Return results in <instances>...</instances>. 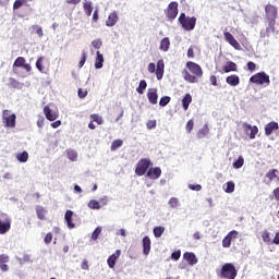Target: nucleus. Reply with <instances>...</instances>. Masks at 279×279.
Returning <instances> with one entry per match:
<instances>
[{
    "label": "nucleus",
    "mask_w": 279,
    "mask_h": 279,
    "mask_svg": "<svg viewBox=\"0 0 279 279\" xmlns=\"http://www.w3.org/2000/svg\"><path fill=\"white\" fill-rule=\"evenodd\" d=\"M183 257L186 260V263H189V265H197V256H195V253L186 252L183 254Z\"/></svg>",
    "instance_id": "26"
},
{
    "label": "nucleus",
    "mask_w": 279,
    "mask_h": 279,
    "mask_svg": "<svg viewBox=\"0 0 279 279\" xmlns=\"http://www.w3.org/2000/svg\"><path fill=\"white\" fill-rule=\"evenodd\" d=\"M119 21V15L117 14V11H113L112 13L109 14L106 25L107 27H114Z\"/></svg>",
    "instance_id": "22"
},
{
    "label": "nucleus",
    "mask_w": 279,
    "mask_h": 279,
    "mask_svg": "<svg viewBox=\"0 0 279 279\" xmlns=\"http://www.w3.org/2000/svg\"><path fill=\"white\" fill-rule=\"evenodd\" d=\"M10 228H12V221L7 214H0V234H7L10 232Z\"/></svg>",
    "instance_id": "10"
},
{
    "label": "nucleus",
    "mask_w": 279,
    "mask_h": 279,
    "mask_svg": "<svg viewBox=\"0 0 279 279\" xmlns=\"http://www.w3.org/2000/svg\"><path fill=\"white\" fill-rule=\"evenodd\" d=\"M160 175H162V169L160 167L150 168L146 173V178H149V180H158Z\"/></svg>",
    "instance_id": "17"
},
{
    "label": "nucleus",
    "mask_w": 279,
    "mask_h": 279,
    "mask_svg": "<svg viewBox=\"0 0 279 279\" xmlns=\"http://www.w3.org/2000/svg\"><path fill=\"white\" fill-rule=\"evenodd\" d=\"M180 256H182V252L175 251L171 254L172 260H180Z\"/></svg>",
    "instance_id": "55"
},
{
    "label": "nucleus",
    "mask_w": 279,
    "mask_h": 279,
    "mask_svg": "<svg viewBox=\"0 0 279 279\" xmlns=\"http://www.w3.org/2000/svg\"><path fill=\"white\" fill-rule=\"evenodd\" d=\"M64 222L66 223L69 230H73L74 228H77L80 223H82V218H80V216L73 210H66L64 215Z\"/></svg>",
    "instance_id": "5"
},
{
    "label": "nucleus",
    "mask_w": 279,
    "mask_h": 279,
    "mask_svg": "<svg viewBox=\"0 0 279 279\" xmlns=\"http://www.w3.org/2000/svg\"><path fill=\"white\" fill-rule=\"evenodd\" d=\"M236 71H239V69L234 61H227L222 66V73H236Z\"/></svg>",
    "instance_id": "20"
},
{
    "label": "nucleus",
    "mask_w": 279,
    "mask_h": 279,
    "mask_svg": "<svg viewBox=\"0 0 279 279\" xmlns=\"http://www.w3.org/2000/svg\"><path fill=\"white\" fill-rule=\"evenodd\" d=\"M226 193H234V182H227V186L225 189Z\"/></svg>",
    "instance_id": "49"
},
{
    "label": "nucleus",
    "mask_w": 279,
    "mask_h": 279,
    "mask_svg": "<svg viewBox=\"0 0 279 279\" xmlns=\"http://www.w3.org/2000/svg\"><path fill=\"white\" fill-rule=\"evenodd\" d=\"M154 234H155L156 239H160V236H162V234H165V227H155Z\"/></svg>",
    "instance_id": "42"
},
{
    "label": "nucleus",
    "mask_w": 279,
    "mask_h": 279,
    "mask_svg": "<svg viewBox=\"0 0 279 279\" xmlns=\"http://www.w3.org/2000/svg\"><path fill=\"white\" fill-rule=\"evenodd\" d=\"M265 13H266V21L268 22L270 29L274 31L276 27V20L278 19V8H276L272 4H267L265 7Z\"/></svg>",
    "instance_id": "4"
},
{
    "label": "nucleus",
    "mask_w": 279,
    "mask_h": 279,
    "mask_svg": "<svg viewBox=\"0 0 279 279\" xmlns=\"http://www.w3.org/2000/svg\"><path fill=\"white\" fill-rule=\"evenodd\" d=\"M170 101H171V97H169V96H163V97H161L160 100H159V106H160L161 108H165V106L169 105Z\"/></svg>",
    "instance_id": "44"
},
{
    "label": "nucleus",
    "mask_w": 279,
    "mask_h": 279,
    "mask_svg": "<svg viewBox=\"0 0 279 279\" xmlns=\"http://www.w3.org/2000/svg\"><path fill=\"white\" fill-rule=\"evenodd\" d=\"M89 118L94 123H97V125H104V118H101V116L93 113L89 116Z\"/></svg>",
    "instance_id": "34"
},
{
    "label": "nucleus",
    "mask_w": 279,
    "mask_h": 279,
    "mask_svg": "<svg viewBox=\"0 0 279 279\" xmlns=\"http://www.w3.org/2000/svg\"><path fill=\"white\" fill-rule=\"evenodd\" d=\"M101 227H97L94 231H93V233H92V235H90V240L92 241H97L98 239H99V234H101Z\"/></svg>",
    "instance_id": "41"
},
{
    "label": "nucleus",
    "mask_w": 279,
    "mask_h": 279,
    "mask_svg": "<svg viewBox=\"0 0 279 279\" xmlns=\"http://www.w3.org/2000/svg\"><path fill=\"white\" fill-rule=\"evenodd\" d=\"M66 156H68L69 160H71L72 162H75L77 160V153L73 149H68Z\"/></svg>",
    "instance_id": "39"
},
{
    "label": "nucleus",
    "mask_w": 279,
    "mask_h": 279,
    "mask_svg": "<svg viewBox=\"0 0 279 279\" xmlns=\"http://www.w3.org/2000/svg\"><path fill=\"white\" fill-rule=\"evenodd\" d=\"M187 58H195V50H193V47L187 49Z\"/></svg>",
    "instance_id": "60"
},
{
    "label": "nucleus",
    "mask_w": 279,
    "mask_h": 279,
    "mask_svg": "<svg viewBox=\"0 0 279 279\" xmlns=\"http://www.w3.org/2000/svg\"><path fill=\"white\" fill-rule=\"evenodd\" d=\"M239 239V231H230L222 240V247L228 248L232 245V241Z\"/></svg>",
    "instance_id": "13"
},
{
    "label": "nucleus",
    "mask_w": 279,
    "mask_h": 279,
    "mask_svg": "<svg viewBox=\"0 0 279 279\" xmlns=\"http://www.w3.org/2000/svg\"><path fill=\"white\" fill-rule=\"evenodd\" d=\"M16 158L20 162H27V160H29V154L27 151H23L17 154Z\"/></svg>",
    "instance_id": "38"
},
{
    "label": "nucleus",
    "mask_w": 279,
    "mask_h": 279,
    "mask_svg": "<svg viewBox=\"0 0 279 279\" xmlns=\"http://www.w3.org/2000/svg\"><path fill=\"white\" fill-rule=\"evenodd\" d=\"M210 130L208 129V124H205L197 133L198 138H205L207 134H209Z\"/></svg>",
    "instance_id": "35"
},
{
    "label": "nucleus",
    "mask_w": 279,
    "mask_h": 279,
    "mask_svg": "<svg viewBox=\"0 0 279 279\" xmlns=\"http://www.w3.org/2000/svg\"><path fill=\"white\" fill-rule=\"evenodd\" d=\"M87 58H88V56L86 54V51H83L81 60L78 62V69H82V66H84V64H86V59Z\"/></svg>",
    "instance_id": "48"
},
{
    "label": "nucleus",
    "mask_w": 279,
    "mask_h": 279,
    "mask_svg": "<svg viewBox=\"0 0 279 279\" xmlns=\"http://www.w3.org/2000/svg\"><path fill=\"white\" fill-rule=\"evenodd\" d=\"M243 165H245V159L243 158V156H240L238 160L233 162V169H241Z\"/></svg>",
    "instance_id": "40"
},
{
    "label": "nucleus",
    "mask_w": 279,
    "mask_h": 279,
    "mask_svg": "<svg viewBox=\"0 0 279 279\" xmlns=\"http://www.w3.org/2000/svg\"><path fill=\"white\" fill-rule=\"evenodd\" d=\"M149 252H151V240L147 235H145L143 238V254H145V256H148Z\"/></svg>",
    "instance_id": "23"
},
{
    "label": "nucleus",
    "mask_w": 279,
    "mask_h": 279,
    "mask_svg": "<svg viewBox=\"0 0 279 279\" xmlns=\"http://www.w3.org/2000/svg\"><path fill=\"white\" fill-rule=\"evenodd\" d=\"M13 69H24L26 73H32V64L27 63L24 57H17L15 59Z\"/></svg>",
    "instance_id": "12"
},
{
    "label": "nucleus",
    "mask_w": 279,
    "mask_h": 279,
    "mask_svg": "<svg viewBox=\"0 0 279 279\" xmlns=\"http://www.w3.org/2000/svg\"><path fill=\"white\" fill-rule=\"evenodd\" d=\"M2 123L4 128H16V113H12L11 110L4 109L2 111Z\"/></svg>",
    "instance_id": "7"
},
{
    "label": "nucleus",
    "mask_w": 279,
    "mask_h": 279,
    "mask_svg": "<svg viewBox=\"0 0 279 279\" xmlns=\"http://www.w3.org/2000/svg\"><path fill=\"white\" fill-rule=\"evenodd\" d=\"M104 203V201H96L93 199L88 203V208H92V210H99V208H101V204Z\"/></svg>",
    "instance_id": "31"
},
{
    "label": "nucleus",
    "mask_w": 279,
    "mask_h": 279,
    "mask_svg": "<svg viewBox=\"0 0 279 279\" xmlns=\"http://www.w3.org/2000/svg\"><path fill=\"white\" fill-rule=\"evenodd\" d=\"M45 62V57H38L36 61V69L39 73H45V66L43 65Z\"/></svg>",
    "instance_id": "32"
},
{
    "label": "nucleus",
    "mask_w": 279,
    "mask_h": 279,
    "mask_svg": "<svg viewBox=\"0 0 279 279\" xmlns=\"http://www.w3.org/2000/svg\"><path fill=\"white\" fill-rule=\"evenodd\" d=\"M193 102V96L191 94H185L184 97L182 98V106L183 110H189V106Z\"/></svg>",
    "instance_id": "27"
},
{
    "label": "nucleus",
    "mask_w": 279,
    "mask_h": 279,
    "mask_svg": "<svg viewBox=\"0 0 279 279\" xmlns=\"http://www.w3.org/2000/svg\"><path fill=\"white\" fill-rule=\"evenodd\" d=\"M243 130L245 132V134H248L251 141H254V138H256V134H258V126L248 124V123H244L243 125Z\"/></svg>",
    "instance_id": "16"
},
{
    "label": "nucleus",
    "mask_w": 279,
    "mask_h": 279,
    "mask_svg": "<svg viewBox=\"0 0 279 279\" xmlns=\"http://www.w3.org/2000/svg\"><path fill=\"white\" fill-rule=\"evenodd\" d=\"M272 243L275 245H279V232L276 233L275 238L272 239Z\"/></svg>",
    "instance_id": "63"
},
{
    "label": "nucleus",
    "mask_w": 279,
    "mask_h": 279,
    "mask_svg": "<svg viewBox=\"0 0 279 279\" xmlns=\"http://www.w3.org/2000/svg\"><path fill=\"white\" fill-rule=\"evenodd\" d=\"M168 204L170 208H178V206H180V201L177 197H171Z\"/></svg>",
    "instance_id": "45"
},
{
    "label": "nucleus",
    "mask_w": 279,
    "mask_h": 279,
    "mask_svg": "<svg viewBox=\"0 0 279 279\" xmlns=\"http://www.w3.org/2000/svg\"><path fill=\"white\" fill-rule=\"evenodd\" d=\"M178 2L172 1L168 4L167 9L165 10V14L169 21H175L178 16Z\"/></svg>",
    "instance_id": "11"
},
{
    "label": "nucleus",
    "mask_w": 279,
    "mask_h": 279,
    "mask_svg": "<svg viewBox=\"0 0 279 279\" xmlns=\"http://www.w3.org/2000/svg\"><path fill=\"white\" fill-rule=\"evenodd\" d=\"M193 128H195V122L193 121V119H191L187 121L185 130L189 134H191V132H193Z\"/></svg>",
    "instance_id": "46"
},
{
    "label": "nucleus",
    "mask_w": 279,
    "mask_h": 279,
    "mask_svg": "<svg viewBox=\"0 0 279 279\" xmlns=\"http://www.w3.org/2000/svg\"><path fill=\"white\" fill-rule=\"evenodd\" d=\"M33 29H36V34L39 38H43L45 36V33L43 32V27L38 25H33Z\"/></svg>",
    "instance_id": "51"
},
{
    "label": "nucleus",
    "mask_w": 279,
    "mask_h": 279,
    "mask_svg": "<svg viewBox=\"0 0 279 279\" xmlns=\"http://www.w3.org/2000/svg\"><path fill=\"white\" fill-rule=\"evenodd\" d=\"M271 134H279V124L276 121H271L265 125V135L271 136Z\"/></svg>",
    "instance_id": "15"
},
{
    "label": "nucleus",
    "mask_w": 279,
    "mask_h": 279,
    "mask_svg": "<svg viewBox=\"0 0 279 279\" xmlns=\"http://www.w3.org/2000/svg\"><path fill=\"white\" fill-rule=\"evenodd\" d=\"M50 125H51V128H53L56 130V128H60L62 125V121H60V120L54 121Z\"/></svg>",
    "instance_id": "61"
},
{
    "label": "nucleus",
    "mask_w": 279,
    "mask_h": 279,
    "mask_svg": "<svg viewBox=\"0 0 279 279\" xmlns=\"http://www.w3.org/2000/svg\"><path fill=\"white\" fill-rule=\"evenodd\" d=\"M223 36L226 43L231 45V47H233V49H236V51H241V44L236 41V38H234V36L230 32L225 31Z\"/></svg>",
    "instance_id": "14"
},
{
    "label": "nucleus",
    "mask_w": 279,
    "mask_h": 279,
    "mask_svg": "<svg viewBox=\"0 0 279 279\" xmlns=\"http://www.w3.org/2000/svg\"><path fill=\"white\" fill-rule=\"evenodd\" d=\"M81 269H83L84 271H88V269H90V267L88 266V259H83L82 260Z\"/></svg>",
    "instance_id": "54"
},
{
    "label": "nucleus",
    "mask_w": 279,
    "mask_h": 279,
    "mask_svg": "<svg viewBox=\"0 0 279 279\" xmlns=\"http://www.w3.org/2000/svg\"><path fill=\"white\" fill-rule=\"evenodd\" d=\"M51 241H53V233L49 232L46 234L44 242L46 243V245H49V243H51Z\"/></svg>",
    "instance_id": "53"
},
{
    "label": "nucleus",
    "mask_w": 279,
    "mask_h": 279,
    "mask_svg": "<svg viewBox=\"0 0 279 279\" xmlns=\"http://www.w3.org/2000/svg\"><path fill=\"white\" fill-rule=\"evenodd\" d=\"M87 95H88V90H84L82 88H78V97H80V99L86 98Z\"/></svg>",
    "instance_id": "57"
},
{
    "label": "nucleus",
    "mask_w": 279,
    "mask_h": 279,
    "mask_svg": "<svg viewBox=\"0 0 279 279\" xmlns=\"http://www.w3.org/2000/svg\"><path fill=\"white\" fill-rule=\"evenodd\" d=\"M104 68V54L100 51L96 52L95 69Z\"/></svg>",
    "instance_id": "29"
},
{
    "label": "nucleus",
    "mask_w": 279,
    "mask_h": 279,
    "mask_svg": "<svg viewBox=\"0 0 279 279\" xmlns=\"http://www.w3.org/2000/svg\"><path fill=\"white\" fill-rule=\"evenodd\" d=\"M149 167H151V160L147 158H143L137 162L135 168V173L140 177L145 175Z\"/></svg>",
    "instance_id": "9"
},
{
    "label": "nucleus",
    "mask_w": 279,
    "mask_h": 279,
    "mask_svg": "<svg viewBox=\"0 0 279 279\" xmlns=\"http://www.w3.org/2000/svg\"><path fill=\"white\" fill-rule=\"evenodd\" d=\"M8 263H10V256L5 254L0 255V269L1 271L5 272L10 270V267L8 266Z\"/></svg>",
    "instance_id": "21"
},
{
    "label": "nucleus",
    "mask_w": 279,
    "mask_h": 279,
    "mask_svg": "<svg viewBox=\"0 0 279 279\" xmlns=\"http://www.w3.org/2000/svg\"><path fill=\"white\" fill-rule=\"evenodd\" d=\"M147 99L149 104L156 106L158 104V89L157 88H149L147 92Z\"/></svg>",
    "instance_id": "18"
},
{
    "label": "nucleus",
    "mask_w": 279,
    "mask_h": 279,
    "mask_svg": "<svg viewBox=\"0 0 279 279\" xmlns=\"http://www.w3.org/2000/svg\"><path fill=\"white\" fill-rule=\"evenodd\" d=\"M146 128H147V130H154L156 128V120H149L146 123Z\"/></svg>",
    "instance_id": "56"
},
{
    "label": "nucleus",
    "mask_w": 279,
    "mask_h": 279,
    "mask_svg": "<svg viewBox=\"0 0 279 279\" xmlns=\"http://www.w3.org/2000/svg\"><path fill=\"white\" fill-rule=\"evenodd\" d=\"M148 72L156 73L157 80H162V77H165V61L160 59L157 62V68L156 63H148Z\"/></svg>",
    "instance_id": "8"
},
{
    "label": "nucleus",
    "mask_w": 279,
    "mask_h": 279,
    "mask_svg": "<svg viewBox=\"0 0 279 279\" xmlns=\"http://www.w3.org/2000/svg\"><path fill=\"white\" fill-rule=\"evenodd\" d=\"M83 10L86 14V16H90L93 14V2L88 0L83 1Z\"/></svg>",
    "instance_id": "28"
},
{
    "label": "nucleus",
    "mask_w": 279,
    "mask_h": 279,
    "mask_svg": "<svg viewBox=\"0 0 279 279\" xmlns=\"http://www.w3.org/2000/svg\"><path fill=\"white\" fill-rule=\"evenodd\" d=\"M272 193H274L275 198L277 199V202H279V187L275 189Z\"/></svg>",
    "instance_id": "64"
},
{
    "label": "nucleus",
    "mask_w": 279,
    "mask_h": 279,
    "mask_svg": "<svg viewBox=\"0 0 279 279\" xmlns=\"http://www.w3.org/2000/svg\"><path fill=\"white\" fill-rule=\"evenodd\" d=\"M169 47H171V41L169 40V37L161 39L159 49L161 51L167 52V51H169Z\"/></svg>",
    "instance_id": "30"
},
{
    "label": "nucleus",
    "mask_w": 279,
    "mask_h": 279,
    "mask_svg": "<svg viewBox=\"0 0 279 279\" xmlns=\"http://www.w3.org/2000/svg\"><path fill=\"white\" fill-rule=\"evenodd\" d=\"M44 113L48 121H56V119H58V113L51 111V108H49V106H46L44 108Z\"/></svg>",
    "instance_id": "25"
},
{
    "label": "nucleus",
    "mask_w": 279,
    "mask_h": 279,
    "mask_svg": "<svg viewBox=\"0 0 279 279\" xmlns=\"http://www.w3.org/2000/svg\"><path fill=\"white\" fill-rule=\"evenodd\" d=\"M262 239L264 243H267V245H271L274 242V240H271V233H269V231H264L262 233Z\"/></svg>",
    "instance_id": "33"
},
{
    "label": "nucleus",
    "mask_w": 279,
    "mask_h": 279,
    "mask_svg": "<svg viewBox=\"0 0 279 279\" xmlns=\"http://www.w3.org/2000/svg\"><path fill=\"white\" fill-rule=\"evenodd\" d=\"M179 23L185 32H193V29H195V25H197V17H189L186 16V13H181L179 16Z\"/></svg>",
    "instance_id": "3"
},
{
    "label": "nucleus",
    "mask_w": 279,
    "mask_h": 279,
    "mask_svg": "<svg viewBox=\"0 0 279 279\" xmlns=\"http://www.w3.org/2000/svg\"><path fill=\"white\" fill-rule=\"evenodd\" d=\"M121 256V250H117L112 255H110L107 259V265L110 269H114V265H117V259Z\"/></svg>",
    "instance_id": "19"
},
{
    "label": "nucleus",
    "mask_w": 279,
    "mask_h": 279,
    "mask_svg": "<svg viewBox=\"0 0 279 279\" xmlns=\"http://www.w3.org/2000/svg\"><path fill=\"white\" fill-rule=\"evenodd\" d=\"M147 88V81L142 80L140 82L138 87L136 88V92L138 93V95H143V93H145V89Z\"/></svg>",
    "instance_id": "37"
},
{
    "label": "nucleus",
    "mask_w": 279,
    "mask_h": 279,
    "mask_svg": "<svg viewBox=\"0 0 279 279\" xmlns=\"http://www.w3.org/2000/svg\"><path fill=\"white\" fill-rule=\"evenodd\" d=\"M186 68L194 75L190 74L189 71L184 70L182 72L183 78L185 80V82H189L190 84H197V77L204 76V71L202 70V66L193 61H189L186 63Z\"/></svg>",
    "instance_id": "1"
},
{
    "label": "nucleus",
    "mask_w": 279,
    "mask_h": 279,
    "mask_svg": "<svg viewBox=\"0 0 279 279\" xmlns=\"http://www.w3.org/2000/svg\"><path fill=\"white\" fill-rule=\"evenodd\" d=\"M46 213H47V211H45V210H38V211H37V217H38V219H40L41 221L45 220V219H47Z\"/></svg>",
    "instance_id": "58"
},
{
    "label": "nucleus",
    "mask_w": 279,
    "mask_h": 279,
    "mask_svg": "<svg viewBox=\"0 0 279 279\" xmlns=\"http://www.w3.org/2000/svg\"><path fill=\"white\" fill-rule=\"evenodd\" d=\"M246 71H250V73H254V71H256V63H254V61H248L246 63Z\"/></svg>",
    "instance_id": "47"
},
{
    "label": "nucleus",
    "mask_w": 279,
    "mask_h": 279,
    "mask_svg": "<svg viewBox=\"0 0 279 279\" xmlns=\"http://www.w3.org/2000/svg\"><path fill=\"white\" fill-rule=\"evenodd\" d=\"M226 82L229 86H239V84H241V78L239 75L232 74L226 77Z\"/></svg>",
    "instance_id": "24"
},
{
    "label": "nucleus",
    "mask_w": 279,
    "mask_h": 279,
    "mask_svg": "<svg viewBox=\"0 0 279 279\" xmlns=\"http://www.w3.org/2000/svg\"><path fill=\"white\" fill-rule=\"evenodd\" d=\"M123 145L122 140H114L111 144V151H117Z\"/></svg>",
    "instance_id": "43"
},
{
    "label": "nucleus",
    "mask_w": 279,
    "mask_h": 279,
    "mask_svg": "<svg viewBox=\"0 0 279 279\" xmlns=\"http://www.w3.org/2000/svg\"><path fill=\"white\" fill-rule=\"evenodd\" d=\"M104 43L101 41V39H96L92 41V46L94 47V49H101Z\"/></svg>",
    "instance_id": "50"
},
{
    "label": "nucleus",
    "mask_w": 279,
    "mask_h": 279,
    "mask_svg": "<svg viewBox=\"0 0 279 279\" xmlns=\"http://www.w3.org/2000/svg\"><path fill=\"white\" fill-rule=\"evenodd\" d=\"M23 3H25V0H15L13 3V10H19L20 8H23Z\"/></svg>",
    "instance_id": "52"
},
{
    "label": "nucleus",
    "mask_w": 279,
    "mask_h": 279,
    "mask_svg": "<svg viewBox=\"0 0 279 279\" xmlns=\"http://www.w3.org/2000/svg\"><path fill=\"white\" fill-rule=\"evenodd\" d=\"M239 275L236 267L232 263L225 264L221 269L218 271L219 278L223 279H235Z\"/></svg>",
    "instance_id": "2"
},
{
    "label": "nucleus",
    "mask_w": 279,
    "mask_h": 279,
    "mask_svg": "<svg viewBox=\"0 0 279 279\" xmlns=\"http://www.w3.org/2000/svg\"><path fill=\"white\" fill-rule=\"evenodd\" d=\"M209 81L211 82V85H213V86H217V76L211 75V76L209 77Z\"/></svg>",
    "instance_id": "62"
},
{
    "label": "nucleus",
    "mask_w": 279,
    "mask_h": 279,
    "mask_svg": "<svg viewBox=\"0 0 279 279\" xmlns=\"http://www.w3.org/2000/svg\"><path fill=\"white\" fill-rule=\"evenodd\" d=\"M278 169H271L266 173V178H268L269 182H271L272 180H275V178H278Z\"/></svg>",
    "instance_id": "36"
},
{
    "label": "nucleus",
    "mask_w": 279,
    "mask_h": 279,
    "mask_svg": "<svg viewBox=\"0 0 279 279\" xmlns=\"http://www.w3.org/2000/svg\"><path fill=\"white\" fill-rule=\"evenodd\" d=\"M251 84H256V86H269L271 84V80L269 78V74L265 71L258 72L250 77Z\"/></svg>",
    "instance_id": "6"
},
{
    "label": "nucleus",
    "mask_w": 279,
    "mask_h": 279,
    "mask_svg": "<svg viewBox=\"0 0 279 279\" xmlns=\"http://www.w3.org/2000/svg\"><path fill=\"white\" fill-rule=\"evenodd\" d=\"M189 189L191 191H202V186L199 184H196V185L195 184H190Z\"/></svg>",
    "instance_id": "59"
}]
</instances>
